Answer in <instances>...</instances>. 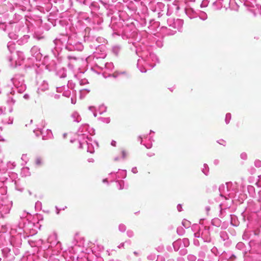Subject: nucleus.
<instances>
[{"label":"nucleus","instance_id":"nucleus-1","mask_svg":"<svg viewBox=\"0 0 261 261\" xmlns=\"http://www.w3.org/2000/svg\"><path fill=\"white\" fill-rule=\"evenodd\" d=\"M36 163L37 165H40L41 164V159H37L36 160Z\"/></svg>","mask_w":261,"mask_h":261},{"label":"nucleus","instance_id":"nucleus-2","mask_svg":"<svg viewBox=\"0 0 261 261\" xmlns=\"http://www.w3.org/2000/svg\"><path fill=\"white\" fill-rule=\"evenodd\" d=\"M122 155H123V158H125L126 156V152L125 151H124V150H123L122 151Z\"/></svg>","mask_w":261,"mask_h":261},{"label":"nucleus","instance_id":"nucleus-3","mask_svg":"<svg viewBox=\"0 0 261 261\" xmlns=\"http://www.w3.org/2000/svg\"><path fill=\"white\" fill-rule=\"evenodd\" d=\"M134 253H135V254H137V253L136 252H134Z\"/></svg>","mask_w":261,"mask_h":261}]
</instances>
